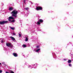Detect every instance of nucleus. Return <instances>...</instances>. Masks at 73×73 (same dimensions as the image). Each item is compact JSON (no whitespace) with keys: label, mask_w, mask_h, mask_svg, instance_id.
<instances>
[{"label":"nucleus","mask_w":73,"mask_h":73,"mask_svg":"<svg viewBox=\"0 0 73 73\" xmlns=\"http://www.w3.org/2000/svg\"><path fill=\"white\" fill-rule=\"evenodd\" d=\"M17 13H18L17 11L16 10H14L11 13L12 14L11 16L14 17L15 18H16V17H17Z\"/></svg>","instance_id":"f257e3e1"},{"label":"nucleus","mask_w":73,"mask_h":73,"mask_svg":"<svg viewBox=\"0 0 73 73\" xmlns=\"http://www.w3.org/2000/svg\"><path fill=\"white\" fill-rule=\"evenodd\" d=\"M8 23V21H1L0 22V24L1 25H3L4 24H6Z\"/></svg>","instance_id":"f03ea898"},{"label":"nucleus","mask_w":73,"mask_h":73,"mask_svg":"<svg viewBox=\"0 0 73 73\" xmlns=\"http://www.w3.org/2000/svg\"><path fill=\"white\" fill-rule=\"evenodd\" d=\"M36 10L38 11V10H42V8L40 7H37L36 8Z\"/></svg>","instance_id":"7ed1b4c3"},{"label":"nucleus","mask_w":73,"mask_h":73,"mask_svg":"<svg viewBox=\"0 0 73 73\" xmlns=\"http://www.w3.org/2000/svg\"><path fill=\"white\" fill-rule=\"evenodd\" d=\"M10 38H11V40H12V41H15V38H14V37H10Z\"/></svg>","instance_id":"20e7f679"},{"label":"nucleus","mask_w":73,"mask_h":73,"mask_svg":"<svg viewBox=\"0 0 73 73\" xmlns=\"http://www.w3.org/2000/svg\"><path fill=\"white\" fill-rule=\"evenodd\" d=\"M13 56H14L15 57H17V54L16 53H13Z\"/></svg>","instance_id":"39448f33"},{"label":"nucleus","mask_w":73,"mask_h":73,"mask_svg":"<svg viewBox=\"0 0 73 73\" xmlns=\"http://www.w3.org/2000/svg\"><path fill=\"white\" fill-rule=\"evenodd\" d=\"M10 45H11V44L9 43H6V46H8L9 47V46H10Z\"/></svg>","instance_id":"423d86ee"},{"label":"nucleus","mask_w":73,"mask_h":73,"mask_svg":"<svg viewBox=\"0 0 73 73\" xmlns=\"http://www.w3.org/2000/svg\"><path fill=\"white\" fill-rule=\"evenodd\" d=\"M9 18L12 20H14V19H15V18L12 16L9 17Z\"/></svg>","instance_id":"0eeeda50"},{"label":"nucleus","mask_w":73,"mask_h":73,"mask_svg":"<svg viewBox=\"0 0 73 73\" xmlns=\"http://www.w3.org/2000/svg\"><path fill=\"white\" fill-rule=\"evenodd\" d=\"M13 7H9V10L10 11H12V10H13Z\"/></svg>","instance_id":"6e6552de"},{"label":"nucleus","mask_w":73,"mask_h":73,"mask_svg":"<svg viewBox=\"0 0 73 73\" xmlns=\"http://www.w3.org/2000/svg\"><path fill=\"white\" fill-rule=\"evenodd\" d=\"M68 63H71V62H72V60H69L68 61Z\"/></svg>","instance_id":"1a4fd4ad"},{"label":"nucleus","mask_w":73,"mask_h":73,"mask_svg":"<svg viewBox=\"0 0 73 73\" xmlns=\"http://www.w3.org/2000/svg\"><path fill=\"white\" fill-rule=\"evenodd\" d=\"M10 28L11 29H12V30H14V29H15V28H14V27H10Z\"/></svg>","instance_id":"9d476101"},{"label":"nucleus","mask_w":73,"mask_h":73,"mask_svg":"<svg viewBox=\"0 0 73 73\" xmlns=\"http://www.w3.org/2000/svg\"><path fill=\"white\" fill-rule=\"evenodd\" d=\"M39 22L40 23H42V22H43V20L42 19H40L39 20Z\"/></svg>","instance_id":"9b49d317"},{"label":"nucleus","mask_w":73,"mask_h":73,"mask_svg":"<svg viewBox=\"0 0 73 73\" xmlns=\"http://www.w3.org/2000/svg\"><path fill=\"white\" fill-rule=\"evenodd\" d=\"M25 41H28V38H26V39H25Z\"/></svg>","instance_id":"f8f14e48"},{"label":"nucleus","mask_w":73,"mask_h":73,"mask_svg":"<svg viewBox=\"0 0 73 73\" xmlns=\"http://www.w3.org/2000/svg\"><path fill=\"white\" fill-rule=\"evenodd\" d=\"M23 48H25L27 47V46H26V45H25V44H23Z\"/></svg>","instance_id":"ddd939ff"},{"label":"nucleus","mask_w":73,"mask_h":73,"mask_svg":"<svg viewBox=\"0 0 73 73\" xmlns=\"http://www.w3.org/2000/svg\"><path fill=\"white\" fill-rule=\"evenodd\" d=\"M40 50V48L36 50V52H38V51H39V50Z\"/></svg>","instance_id":"4468645a"},{"label":"nucleus","mask_w":73,"mask_h":73,"mask_svg":"<svg viewBox=\"0 0 73 73\" xmlns=\"http://www.w3.org/2000/svg\"><path fill=\"white\" fill-rule=\"evenodd\" d=\"M40 22L39 21H38L37 22V24H38V25H40Z\"/></svg>","instance_id":"2eb2a0df"},{"label":"nucleus","mask_w":73,"mask_h":73,"mask_svg":"<svg viewBox=\"0 0 73 73\" xmlns=\"http://www.w3.org/2000/svg\"><path fill=\"white\" fill-rule=\"evenodd\" d=\"M25 9L26 10H28V9H29V8H28V7L25 8Z\"/></svg>","instance_id":"dca6fc26"},{"label":"nucleus","mask_w":73,"mask_h":73,"mask_svg":"<svg viewBox=\"0 0 73 73\" xmlns=\"http://www.w3.org/2000/svg\"><path fill=\"white\" fill-rule=\"evenodd\" d=\"M9 47H11V48H12V47H13V46L10 44V46Z\"/></svg>","instance_id":"f3484780"},{"label":"nucleus","mask_w":73,"mask_h":73,"mask_svg":"<svg viewBox=\"0 0 73 73\" xmlns=\"http://www.w3.org/2000/svg\"><path fill=\"white\" fill-rule=\"evenodd\" d=\"M19 37H21L22 36L21 34L19 33Z\"/></svg>","instance_id":"a211bd4d"},{"label":"nucleus","mask_w":73,"mask_h":73,"mask_svg":"<svg viewBox=\"0 0 73 73\" xmlns=\"http://www.w3.org/2000/svg\"><path fill=\"white\" fill-rule=\"evenodd\" d=\"M23 2H24V3H25V1H27V0H23Z\"/></svg>","instance_id":"6ab92c4d"},{"label":"nucleus","mask_w":73,"mask_h":73,"mask_svg":"<svg viewBox=\"0 0 73 73\" xmlns=\"http://www.w3.org/2000/svg\"><path fill=\"white\" fill-rule=\"evenodd\" d=\"M10 73H15L14 72H13V71H10Z\"/></svg>","instance_id":"aec40b11"},{"label":"nucleus","mask_w":73,"mask_h":73,"mask_svg":"<svg viewBox=\"0 0 73 73\" xmlns=\"http://www.w3.org/2000/svg\"><path fill=\"white\" fill-rule=\"evenodd\" d=\"M15 20H13V21H11V22H15Z\"/></svg>","instance_id":"412c9836"},{"label":"nucleus","mask_w":73,"mask_h":73,"mask_svg":"<svg viewBox=\"0 0 73 73\" xmlns=\"http://www.w3.org/2000/svg\"><path fill=\"white\" fill-rule=\"evenodd\" d=\"M69 66H72V64H69Z\"/></svg>","instance_id":"4be33fe9"},{"label":"nucleus","mask_w":73,"mask_h":73,"mask_svg":"<svg viewBox=\"0 0 73 73\" xmlns=\"http://www.w3.org/2000/svg\"><path fill=\"white\" fill-rule=\"evenodd\" d=\"M8 21H11V19H9V18Z\"/></svg>","instance_id":"5701e85b"},{"label":"nucleus","mask_w":73,"mask_h":73,"mask_svg":"<svg viewBox=\"0 0 73 73\" xmlns=\"http://www.w3.org/2000/svg\"><path fill=\"white\" fill-rule=\"evenodd\" d=\"M3 72V71L1 70H0V73H2Z\"/></svg>","instance_id":"b1692460"},{"label":"nucleus","mask_w":73,"mask_h":73,"mask_svg":"<svg viewBox=\"0 0 73 73\" xmlns=\"http://www.w3.org/2000/svg\"><path fill=\"white\" fill-rule=\"evenodd\" d=\"M13 35H16V34H15V33H13Z\"/></svg>","instance_id":"393cba45"},{"label":"nucleus","mask_w":73,"mask_h":73,"mask_svg":"<svg viewBox=\"0 0 73 73\" xmlns=\"http://www.w3.org/2000/svg\"><path fill=\"white\" fill-rule=\"evenodd\" d=\"M36 48H39V46H37Z\"/></svg>","instance_id":"a878e982"},{"label":"nucleus","mask_w":73,"mask_h":73,"mask_svg":"<svg viewBox=\"0 0 73 73\" xmlns=\"http://www.w3.org/2000/svg\"><path fill=\"white\" fill-rule=\"evenodd\" d=\"M6 73H9V72H6Z\"/></svg>","instance_id":"bb28decb"},{"label":"nucleus","mask_w":73,"mask_h":73,"mask_svg":"<svg viewBox=\"0 0 73 73\" xmlns=\"http://www.w3.org/2000/svg\"><path fill=\"white\" fill-rule=\"evenodd\" d=\"M28 67V68H30V66H29Z\"/></svg>","instance_id":"cd10ccee"},{"label":"nucleus","mask_w":73,"mask_h":73,"mask_svg":"<svg viewBox=\"0 0 73 73\" xmlns=\"http://www.w3.org/2000/svg\"><path fill=\"white\" fill-rule=\"evenodd\" d=\"M2 64H4V62H2Z\"/></svg>","instance_id":"c85d7f7f"},{"label":"nucleus","mask_w":73,"mask_h":73,"mask_svg":"<svg viewBox=\"0 0 73 73\" xmlns=\"http://www.w3.org/2000/svg\"><path fill=\"white\" fill-rule=\"evenodd\" d=\"M64 60H65V61H66V59H64Z\"/></svg>","instance_id":"c756f323"},{"label":"nucleus","mask_w":73,"mask_h":73,"mask_svg":"<svg viewBox=\"0 0 73 73\" xmlns=\"http://www.w3.org/2000/svg\"><path fill=\"white\" fill-rule=\"evenodd\" d=\"M2 42H4L3 41H2Z\"/></svg>","instance_id":"7c9ffc66"},{"label":"nucleus","mask_w":73,"mask_h":73,"mask_svg":"<svg viewBox=\"0 0 73 73\" xmlns=\"http://www.w3.org/2000/svg\"><path fill=\"white\" fill-rule=\"evenodd\" d=\"M1 63H0V65H1Z\"/></svg>","instance_id":"2f4dec72"},{"label":"nucleus","mask_w":73,"mask_h":73,"mask_svg":"<svg viewBox=\"0 0 73 73\" xmlns=\"http://www.w3.org/2000/svg\"><path fill=\"white\" fill-rule=\"evenodd\" d=\"M23 56H24V55H23Z\"/></svg>","instance_id":"473e14b6"},{"label":"nucleus","mask_w":73,"mask_h":73,"mask_svg":"<svg viewBox=\"0 0 73 73\" xmlns=\"http://www.w3.org/2000/svg\"><path fill=\"white\" fill-rule=\"evenodd\" d=\"M31 4H33L32 3H31Z\"/></svg>","instance_id":"72a5a7b5"}]
</instances>
